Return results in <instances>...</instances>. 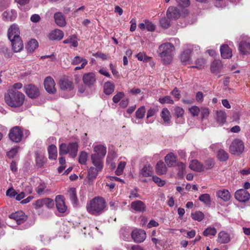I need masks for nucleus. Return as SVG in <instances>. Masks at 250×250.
<instances>
[{
	"label": "nucleus",
	"mask_w": 250,
	"mask_h": 250,
	"mask_svg": "<svg viewBox=\"0 0 250 250\" xmlns=\"http://www.w3.org/2000/svg\"><path fill=\"white\" fill-rule=\"evenodd\" d=\"M25 95L21 92L14 89H9L4 95L6 104L12 107H19L24 103Z\"/></svg>",
	"instance_id": "obj_1"
},
{
	"label": "nucleus",
	"mask_w": 250,
	"mask_h": 250,
	"mask_svg": "<svg viewBox=\"0 0 250 250\" xmlns=\"http://www.w3.org/2000/svg\"><path fill=\"white\" fill-rule=\"evenodd\" d=\"M105 208V201L102 197H95L86 206L87 211L95 215H98L104 212Z\"/></svg>",
	"instance_id": "obj_2"
},
{
	"label": "nucleus",
	"mask_w": 250,
	"mask_h": 250,
	"mask_svg": "<svg viewBox=\"0 0 250 250\" xmlns=\"http://www.w3.org/2000/svg\"><path fill=\"white\" fill-rule=\"evenodd\" d=\"M174 46L170 42L163 43L159 46L158 52L159 56L164 58L167 63H169L172 60V53Z\"/></svg>",
	"instance_id": "obj_3"
},
{
	"label": "nucleus",
	"mask_w": 250,
	"mask_h": 250,
	"mask_svg": "<svg viewBox=\"0 0 250 250\" xmlns=\"http://www.w3.org/2000/svg\"><path fill=\"white\" fill-rule=\"evenodd\" d=\"M24 91L27 96L32 99H36L40 95L39 88L33 84H28L23 86Z\"/></svg>",
	"instance_id": "obj_4"
},
{
	"label": "nucleus",
	"mask_w": 250,
	"mask_h": 250,
	"mask_svg": "<svg viewBox=\"0 0 250 250\" xmlns=\"http://www.w3.org/2000/svg\"><path fill=\"white\" fill-rule=\"evenodd\" d=\"M244 149V143L240 139H235L229 146L230 152L234 155H240Z\"/></svg>",
	"instance_id": "obj_5"
},
{
	"label": "nucleus",
	"mask_w": 250,
	"mask_h": 250,
	"mask_svg": "<svg viewBox=\"0 0 250 250\" xmlns=\"http://www.w3.org/2000/svg\"><path fill=\"white\" fill-rule=\"evenodd\" d=\"M23 135V132L21 128L18 126H16L10 129L9 137L12 141L19 143L21 141Z\"/></svg>",
	"instance_id": "obj_6"
},
{
	"label": "nucleus",
	"mask_w": 250,
	"mask_h": 250,
	"mask_svg": "<svg viewBox=\"0 0 250 250\" xmlns=\"http://www.w3.org/2000/svg\"><path fill=\"white\" fill-rule=\"evenodd\" d=\"M181 16H184V14L177 7L170 6L167 10V16L169 20H176Z\"/></svg>",
	"instance_id": "obj_7"
},
{
	"label": "nucleus",
	"mask_w": 250,
	"mask_h": 250,
	"mask_svg": "<svg viewBox=\"0 0 250 250\" xmlns=\"http://www.w3.org/2000/svg\"><path fill=\"white\" fill-rule=\"evenodd\" d=\"M131 237L136 243H141L146 238V233L143 229H134L131 232Z\"/></svg>",
	"instance_id": "obj_8"
},
{
	"label": "nucleus",
	"mask_w": 250,
	"mask_h": 250,
	"mask_svg": "<svg viewBox=\"0 0 250 250\" xmlns=\"http://www.w3.org/2000/svg\"><path fill=\"white\" fill-rule=\"evenodd\" d=\"M44 86L46 91L50 94H54L56 92L55 87V83L51 77H47L44 81Z\"/></svg>",
	"instance_id": "obj_9"
},
{
	"label": "nucleus",
	"mask_w": 250,
	"mask_h": 250,
	"mask_svg": "<svg viewBox=\"0 0 250 250\" xmlns=\"http://www.w3.org/2000/svg\"><path fill=\"white\" fill-rule=\"evenodd\" d=\"M9 217L15 220L18 225L22 224L27 219V216L22 211H18L13 213L9 215Z\"/></svg>",
	"instance_id": "obj_10"
},
{
	"label": "nucleus",
	"mask_w": 250,
	"mask_h": 250,
	"mask_svg": "<svg viewBox=\"0 0 250 250\" xmlns=\"http://www.w3.org/2000/svg\"><path fill=\"white\" fill-rule=\"evenodd\" d=\"M235 198L239 202H245L250 199V194L245 189H240L235 192Z\"/></svg>",
	"instance_id": "obj_11"
},
{
	"label": "nucleus",
	"mask_w": 250,
	"mask_h": 250,
	"mask_svg": "<svg viewBox=\"0 0 250 250\" xmlns=\"http://www.w3.org/2000/svg\"><path fill=\"white\" fill-rule=\"evenodd\" d=\"M83 81L85 85L91 87L96 82L95 74L93 72L84 74L83 77Z\"/></svg>",
	"instance_id": "obj_12"
},
{
	"label": "nucleus",
	"mask_w": 250,
	"mask_h": 250,
	"mask_svg": "<svg viewBox=\"0 0 250 250\" xmlns=\"http://www.w3.org/2000/svg\"><path fill=\"white\" fill-rule=\"evenodd\" d=\"M59 84L60 88L63 90L71 91L74 87L73 82L65 78L60 80Z\"/></svg>",
	"instance_id": "obj_13"
},
{
	"label": "nucleus",
	"mask_w": 250,
	"mask_h": 250,
	"mask_svg": "<svg viewBox=\"0 0 250 250\" xmlns=\"http://www.w3.org/2000/svg\"><path fill=\"white\" fill-rule=\"evenodd\" d=\"M177 4L176 7L180 9L182 12L184 14V17L187 16L189 12L187 8L190 5V2L189 0H175Z\"/></svg>",
	"instance_id": "obj_14"
},
{
	"label": "nucleus",
	"mask_w": 250,
	"mask_h": 250,
	"mask_svg": "<svg viewBox=\"0 0 250 250\" xmlns=\"http://www.w3.org/2000/svg\"><path fill=\"white\" fill-rule=\"evenodd\" d=\"M18 26L16 24H12L8 31V37L9 40L21 38Z\"/></svg>",
	"instance_id": "obj_15"
},
{
	"label": "nucleus",
	"mask_w": 250,
	"mask_h": 250,
	"mask_svg": "<svg viewBox=\"0 0 250 250\" xmlns=\"http://www.w3.org/2000/svg\"><path fill=\"white\" fill-rule=\"evenodd\" d=\"M55 201L58 211L61 213L65 212L67 209V206L65 204L63 197L61 195H57Z\"/></svg>",
	"instance_id": "obj_16"
},
{
	"label": "nucleus",
	"mask_w": 250,
	"mask_h": 250,
	"mask_svg": "<svg viewBox=\"0 0 250 250\" xmlns=\"http://www.w3.org/2000/svg\"><path fill=\"white\" fill-rule=\"evenodd\" d=\"M10 41L11 42L12 48L14 52H20L23 48V44L21 38L10 40Z\"/></svg>",
	"instance_id": "obj_17"
},
{
	"label": "nucleus",
	"mask_w": 250,
	"mask_h": 250,
	"mask_svg": "<svg viewBox=\"0 0 250 250\" xmlns=\"http://www.w3.org/2000/svg\"><path fill=\"white\" fill-rule=\"evenodd\" d=\"M222 68V64L220 60H214L210 64V71L214 74L217 75L220 73Z\"/></svg>",
	"instance_id": "obj_18"
},
{
	"label": "nucleus",
	"mask_w": 250,
	"mask_h": 250,
	"mask_svg": "<svg viewBox=\"0 0 250 250\" xmlns=\"http://www.w3.org/2000/svg\"><path fill=\"white\" fill-rule=\"evenodd\" d=\"M93 150L94 153L92 154V155H95L102 158H104L106 153V147L102 145L95 146Z\"/></svg>",
	"instance_id": "obj_19"
},
{
	"label": "nucleus",
	"mask_w": 250,
	"mask_h": 250,
	"mask_svg": "<svg viewBox=\"0 0 250 250\" xmlns=\"http://www.w3.org/2000/svg\"><path fill=\"white\" fill-rule=\"evenodd\" d=\"M239 50L242 55L250 54V43L246 41H242L239 44Z\"/></svg>",
	"instance_id": "obj_20"
},
{
	"label": "nucleus",
	"mask_w": 250,
	"mask_h": 250,
	"mask_svg": "<svg viewBox=\"0 0 250 250\" xmlns=\"http://www.w3.org/2000/svg\"><path fill=\"white\" fill-rule=\"evenodd\" d=\"M153 175L152 167L149 165H145L140 171V176L152 177Z\"/></svg>",
	"instance_id": "obj_21"
},
{
	"label": "nucleus",
	"mask_w": 250,
	"mask_h": 250,
	"mask_svg": "<svg viewBox=\"0 0 250 250\" xmlns=\"http://www.w3.org/2000/svg\"><path fill=\"white\" fill-rule=\"evenodd\" d=\"M104 158L97 156L95 155H91V162L93 165L96 167H98V169H102L104 166L103 162Z\"/></svg>",
	"instance_id": "obj_22"
},
{
	"label": "nucleus",
	"mask_w": 250,
	"mask_h": 250,
	"mask_svg": "<svg viewBox=\"0 0 250 250\" xmlns=\"http://www.w3.org/2000/svg\"><path fill=\"white\" fill-rule=\"evenodd\" d=\"M220 52L222 57L224 59H229L232 56L231 50L227 44H223L221 46Z\"/></svg>",
	"instance_id": "obj_23"
},
{
	"label": "nucleus",
	"mask_w": 250,
	"mask_h": 250,
	"mask_svg": "<svg viewBox=\"0 0 250 250\" xmlns=\"http://www.w3.org/2000/svg\"><path fill=\"white\" fill-rule=\"evenodd\" d=\"M131 208L136 211L143 212L145 210L146 207L142 201L137 200L131 203Z\"/></svg>",
	"instance_id": "obj_24"
},
{
	"label": "nucleus",
	"mask_w": 250,
	"mask_h": 250,
	"mask_svg": "<svg viewBox=\"0 0 250 250\" xmlns=\"http://www.w3.org/2000/svg\"><path fill=\"white\" fill-rule=\"evenodd\" d=\"M230 240V236L228 233L222 231L218 233L217 239L218 243L220 244H226L229 243Z\"/></svg>",
	"instance_id": "obj_25"
},
{
	"label": "nucleus",
	"mask_w": 250,
	"mask_h": 250,
	"mask_svg": "<svg viewBox=\"0 0 250 250\" xmlns=\"http://www.w3.org/2000/svg\"><path fill=\"white\" fill-rule=\"evenodd\" d=\"M68 153L72 158H75L78 153V144L76 142L69 143L68 145Z\"/></svg>",
	"instance_id": "obj_26"
},
{
	"label": "nucleus",
	"mask_w": 250,
	"mask_h": 250,
	"mask_svg": "<svg viewBox=\"0 0 250 250\" xmlns=\"http://www.w3.org/2000/svg\"><path fill=\"white\" fill-rule=\"evenodd\" d=\"M54 18L56 23L60 27L65 26L66 21L64 18L61 12H57L54 14Z\"/></svg>",
	"instance_id": "obj_27"
},
{
	"label": "nucleus",
	"mask_w": 250,
	"mask_h": 250,
	"mask_svg": "<svg viewBox=\"0 0 250 250\" xmlns=\"http://www.w3.org/2000/svg\"><path fill=\"white\" fill-rule=\"evenodd\" d=\"M191 50L190 49H187L185 50L181 54V61L185 64H190L192 62L190 60V54Z\"/></svg>",
	"instance_id": "obj_28"
},
{
	"label": "nucleus",
	"mask_w": 250,
	"mask_h": 250,
	"mask_svg": "<svg viewBox=\"0 0 250 250\" xmlns=\"http://www.w3.org/2000/svg\"><path fill=\"white\" fill-rule=\"evenodd\" d=\"M216 195L218 198H220L224 201H228L230 199V195L229 191L227 189L219 190L217 191Z\"/></svg>",
	"instance_id": "obj_29"
},
{
	"label": "nucleus",
	"mask_w": 250,
	"mask_h": 250,
	"mask_svg": "<svg viewBox=\"0 0 250 250\" xmlns=\"http://www.w3.org/2000/svg\"><path fill=\"white\" fill-rule=\"evenodd\" d=\"M63 37V32L60 29H55L51 32L49 35V38L51 40H61Z\"/></svg>",
	"instance_id": "obj_30"
},
{
	"label": "nucleus",
	"mask_w": 250,
	"mask_h": 250,
	"mask_svg": "<svg viewBox=\"0 0 250 250\" xmlns=\"http://www.w3.org/2000/svg\"><path fill=\"white\" fill-rule=\"evenodd\" d=\"M156 172L158 175H163L166 173L167 168L162 161H159L156 164L155 167Z\"/></svg>",
	"instance_id": "obj_31"
},
{
	"label": "nucleus",
	"mask_w": 250,
	"mask_h": 250,
	"mask_svg": "<svg viewBox=\"0 0 250 250\" xmlns=\"http://www.w3.org/2000/svg\"><path fill=\"white\" fill-rule=\"evenodd\" d=\"M68 195L70 201L73 204L77 205L78 203V200L77 198L76 189L74 188H70L68 190Z\"/></svg>",
	"instance_id": "obj_32"
},
{
	"label": "nucleus",
	"mask_w": 250,
	"mask_h": 250,
	"mask_svg": "<svg viewBox=\"0 0 250 250\" xmlns=\"http://www.w3.org/2000/svg\"><path fill=\"white\" fill-rule=\"evenodd\" d=\"M215 119L216 122L219 124L223 125L226 122V114L223 111H217Z\"/></svg>",
	"instance_id": "obj_33"
},
{
	"label": "nucleus",
	"mask_w": 250,
	"mask_h": 250,
	"mask_svg": "<svg viewBox=\"0 0 250 250\" xmlns=\"http://www.w3.org/2000/svg\"><path fill=\"white\" fill-rule=\"evenodd\" d=\"M49 159L56 160L57 158V148L55 145H51L48 147Z\"/></svg>",
	"instance_id": "obj_34"
},
{
	"label": "nucleus",
	"mask_w": 250,
	"mask_h": 250,
	"mask_svg": "<svg viewBox=\"0 0 250 250\" xmlns=\"http://www.w3.org/2000/svg\"><path fill=\"white\" fill-rule=\"evenodd\" d=\"M189 167L191 169L197 172L203 170V165L196 160H192Z\"/></svg>",
	"instance_id": "obj_35"
},
{
	"label": "nucleus",
	"mask_w": 250,
	"mask_h": 250,
	"mask_svg": "<svg viewBox=\"0 0 250 250\" xmlns=\"http://www.w3.org/2000/svg\"><path fill=\"white\" fill-rule=\"evenodd\" d=\"M165 162L168 167H171L176 163V157L172 153L167 154L165 158Z\"/></svg>",
	"instance_id": "obj_36"
},
{
	"label": "nucleus",
	"mask_w": 250,
	"mask_h": 250,
	"mask_svg": "<svg viewBox=\"0 0 250 250\" xmlns=\"http://www.w3.org/2000/svg\"><path fill=\"white\" fill-rule=\"evenodd\" d=\"M161 117L163 119L164 123L166 124H169L170 123V114L169 110L167 108L163 109Z\"/></svg>",
	"instance_id": "obj_37"
},
{
	"label": "nucleus",
	"mask_w": 250,
	"mask_h": 250,
	"mask_svg": "<svg viewBox=\"0 0 250 250\" xmlns=\"http://www.w3.org/2000/svg\"><path fill=\"white\" fill-rule=\"evenodd\" d=\"M104 92L106 95L111 94L114 90V84L110 82H106L104 86Z\"/></svg>",
	"instance_id": "obj_38"
},
{
	"label": "nucleus",
	"mask_w": 250,
	"mask_h": 250,
	"mask_svg": "<svg viewBox=\"0 0 250 250\" xmlns=\"http://www.w3.org/2000/svg\"><path fill=\"white\" fill-rule=\"evenodd\" d=\"M38 42L35 39H32L28 42L26 49L28 52H32L38 46Z\"/></svg>",
	"instance_id": "obj_39"
},
{
	"label": "nucleus",
	"mask_w": 250,
	"mask_h": 250,
	"mask_svg": "<svg viewBox=\"0 0 250 250\" xmlns=\"http://www.w3.org/2000/svg\"><path fill=\"white\" fill-rule=\"evenodd\" d=\"M102 169H98V167H91L89 168L88 170V179L90 180H93L95 179L99 171H101Z\"/></svg>",
	"instance_id": "obj_40"
},
{
	"label": "nucleus",
	"mask_w": 250,
	"mask_h": 250,
	"mask_svg": "<svg viewBox=\"0 0 250 250\" xmlns=\"http://www.w3.org/2000/svg\"><path fill=\"white\" fill-rule=\"evenodd\" d=\"M217 158L221 162H225L229 158V154L223 149H219L217 152Z\"/></svg>",
	"instance_id": "obj_41"
},
{
	"label": "nucleus",
	"mask_w": 250,
	"mask_h": 250,
	"mask_svg": "<svg viewBox=\"0 0 250 250\" xmlns=\"http://www.w3.org/2000/svg\"><path fill=\"white\" fill-rule=\"evenodd\" d=\"M206 64V60L204 59H197L195 62V65L191 66V68H196L201 69Z\"/></svg>",
	"instance_id": "obj_42"
},
{
	"label": "nucleus",
	"mask_w": 250,
	"mask_h": 250,
	"mask_svg": "<svg viewBox=\"0 0 250 250\" xmlns=\"http://www.w3.org/2000/svg\"><path fill=\"white\" fill-rule=\"evenodd\" d=\"M191 217L194 220L199 222L201 221L204 218V214L200 211H197L194 213H191Z\"/></svg>",
	"instance_id": "obj_43"
},
{
	"label": "nucleus",
	"mask_w": 250,
	"mask_h": 250,
	"mask_svg": "<svg viewBox=\"0 0 250 250\" xmlns=\"http://www.w3.org/2000/svg\"><path fill=\"white\" fill-rule=\"evenodd\" d=\"M171 20H169L167 17H164L160 19V24L162 27L164 28H168L170 26Z\"/></svg>",
	"instance_id": "obj_44"
},
{
	"label": "nucleus",
	"mask_w": 250,
	"mask_h": 250,
	"mask_svg": "<svg viewBox=\"0 0 250 250\" xmlns=\"http://www.w3.org/2000/svg\"><path fill=\"white\" fill-rule=\"evenodd\" d=\"M146 113V108L144 106H142L139 108L136 111V117L137 119H142L145 116Z\"/></svg>",
	"instance_id": "obj_45"
},
{
	"label": "nucleus",
	"mask_w": 250,
	"mask_h": 250,
	"mask_svg": "<svg viewBox=\"0 0 250 250\" xmlns=\"http://www.w3.org/2000/svg\"><path fill=\"white\" fill-rule=\"evenodd\" d=\"M68 146L65 143H62L59 146V154L62 155L68 153Z\"/></svg>",
	"instance_id": "obj_46"
},
{
	"label": "nucleus",
	"mask_w": 250,
	"mask_h": 250,
	"mask_svg": "<svg viewBox=\"0 0 250 250\" xmlns=\"http://www.w3.org/2000/svg\"><path fill=\"white\" fill-rule=\"evenodd\" d=\"M217 232V230L215 228H208L203 232V234L205 236H208L209 235L214 236Z\"/></svg>",
	"instance_id": "obj_47"
},
{
	"label": "nucleus",
	"mask_w": 250,
	"mask_h": 250,
	"mask_svg": "<svg viewBox=\"0 0 250 250\" xmlns=\"http://www.w3.org/2000/svg\"><path fill=\"white\" fill-rule=\"evenodd\" d=\"M87 159V153L85 151L80 152L79 157V163L81 164H85Z\"/></svg>",
	"instance_id": "obj_48"
},
{
	"label": "nucleus",
	"mask_w": 250,
	"mask_h": 250,
	"mask_svg": "<svg viewBox=\"0 0 250 250\" xmlns=\"http://www.w3.org/2000/svg\"><path fill=\"white\" fill-rule=\"evenodd\" d=\"M159 102L162 104H173L174 103L173 100L171 99V97L169 96H166L164 97L160 98L159 99Z\"/></svg>",
	"instance_id": "obj_49"
},
{
	"label": "nucleus",
	"mask_w": 250,
	"mask_h": 250,
	"mask_svg": "<svg viewBox=\"0 0 250 250\" xmlns=\"http://www.w3.org/2000/svg\"><path fill=\"white\" fill-rule=\"evenodd\" d=\"M199 199L205 204H209L211 201L210 197L208 194H203L200 196Z\"/></svg>",
	"instance_id": "obj_50"
},
{
	"label": "nucleus",
	"mask_w": 250,
	"mask_h": 250,
	"mask_svg": "<svg viewBox=\"0 0 250 250\" xmlns=\"http://www.w3.org/2000/svg\"><path fill=\"white\" fill-rule=\"evenodd\" d=\"M125 162H120L118 166V167L115 171V173L117 175H120L123 173L124 169L125 166Z\"/></svg>",
	"instance_id": "obj_51"
},
{
	"label": "nucleus",
	"mask_w": 250,
	"mask_h": 250,
	"mask_svg": "<svg viewBox=\"0 0 250 250\" xmlns=\"http://www.w3.org/2000/svg\"><path fill=\"white\" fill-rule=\"evenodd\" d=\"M36 161V165L39 167H42L45 163L44 157L39 155H37Z\"/></svg>",
	"instance_id": "obj_52"
},
{
	"label": "nucleus",
	"mask_w": 250,
	"mask_h": 250,
	"mask_svg": "<svg viewBox=\"0 0 250 250\" xmlns=\"http://www.w3.org/2000/svg\"><path fill=\"white\" fill-rule=\"evenodd\" d=\"M174 115L177 118L182 117L184 114V110L179 106H177L174 108Z\"/></svg>",
	"instance_id": "obj_53"
},
{
	"label": "nucleus",
	"mask_w": 250,
	"mask_h": 250,
	"mask_svg": "<svg viewBox=\"0 0 250 250\" xmlns=\"http://www.w3.org/2000/svg\"><path fill=\"white\" fill-rule=\"evenodd\" d=\"M152 180L155 183L157 184L159 187H163L166 183L165 181L162 180L161 179L156 176L153 175L152 176Z\"/></svg>",
	"instance_id": "obj_54"
},
{
	"label": "nucleus",
	"mask_w": 250,
	"mask_h": 250,
	"mask_svg": "<svg viewBox=\"0 0 250 250\" xmlns=\"http://www.w3.org/2000/svg\"><path fill=\"white\" fill-rule=\"evenodd\" d=\"M125 96L124 93L119 92L113 97V101L114 103H118Z\"/></svg>",
	"instance_id": "obj_55"
},
{
	"label": "nucleus",
	"mask_w": 250,
	"mask_h": 250,
	"mask_svg": "<svg viewBox=\"0 0 250 250\" xmlns=\"http://www.w3.org/2000/svg\"><path fill=\"white\" fill-rule=\"evenodd\" d=\"M19 147H16L12 148L11 150L7 152V156L10 158H13L18 153Z\"/></svg>",
	"instance_id": "obj_56"
},
{
	"label": "nucleus",
	"mask_w": 250,
	"mask_h": 250,
	"mask_svg": "<svg viewBox=\"0 0 250 250\" xmlns=\"http://www.w3.org/2000/svg\"><path fill=\"white\" fill-rule=\"evenodd\" d=\"M190 113L193 116H198L200 111L199 108L196 106H193L189 109Z\"/></svg>",
	"instance_id": "obj_57"
},
{
	"label": "nucleus",
	"mask_w": 250,
	"mask_h": 250,
	"mask_svg": "<svg viewBox=\"0 0 250 250\" xmlns=\"http://www.w3.org/2000/svg\"><path fill=\"white\" fill-rule=\"evenodd\" d=\"M44 205L48 208H52L54 205V201L52 199L49 198H44Z\"/></svg>",
	"instance_id": "obj_58"
},
{
	"label": "nucleus",
	"mask_w": 250,
	"mask_h": 250,
	"mask_svg": "<svg viewBox=\"0 0 250 250\" xmlns=\"http://www.w3.org/2000/svg\"><path fill=\"white\" fill-rule=\"evenodd\" d=\"M158 108L157 107L155 108H150L147 112L146 118L148 119L151 117L154 116L157 112L158 111Z\"/></svg>",
	"instance_id": "obj_59"
},
{
	"label": "nucleus",
	"mask_w": 250,
	"mask_h": 250,
	"mask_svg": "<svg viewBox=\"0 0 250 250\" xmlns=\"http://www.w3.org/2000/svg\"><path fill=\"white\" fill-rule=\"evenodd\" d=\"M84 60L85 59L77 56L74 57L71 63L74 65H78L81 62L83 63Z\"/></svg>",
	"instance_id": "obj_60"
},
{
	"label": "nucleus",
	"mask_w": 250,
	"mask_h": 250,
	"mask_svg": "<svg viewBox=\"0 0 250 250\" xmlns=\"http://www.w3.org/2000/svg\"><path fill=\"white\" fill-rule=\"evenodd\" d=\"M146 27V29L149 31H153L155 29V26L151 22L146 21H145Z\"/></svg>",
	"instance_id": "obj_61"
},
{
	"label": "nucleus",
	"mask_w": 250,
	"mask_h": 250,
	"mask_svg": "<svg viewBox=\"0 0 250 250\" xmlns=\"http://www.w3.org/2000/svg\"><path fill=\"white\" fill-rule=\"evenodd\" d=\"M201 117L202 119L207 117L209 114V109L206 107H203L201 108Z\"/></svg>",
	"instance_id": "obj_62"
},
{
	"label": "nucleus",
	"mask_w": 250,
	"mask_h": 250,
	"mask_svg": "<svg viewBox=\"0 0 250 250\" xmlns=\"http://www.w3.org/2000/svg\"><path fill=\"white\" fill-rule=\"evenodd\" d=\"M214 163L212 160H208L205 162L204 168L206 169H209L214 167Z\"/></svg>",
	"instance_id": "obj_63"
},
{
	"label": "nucleus",
	"mask_w": 250,
	"mask_h": 250,
	"mask_svg": "<svg viewBox=\"0 0 250 250\" xmlns=\"http://www.w3.org/2000/svg\"><path fill=\"white\" fill-rule=\"evenodd\" d=\"M6 194L7 196L10 197H14L17 194V192L14 188H10L7 190Z\"/></svg>",
	"instance_id": "obj_64"
}]
</instances>
